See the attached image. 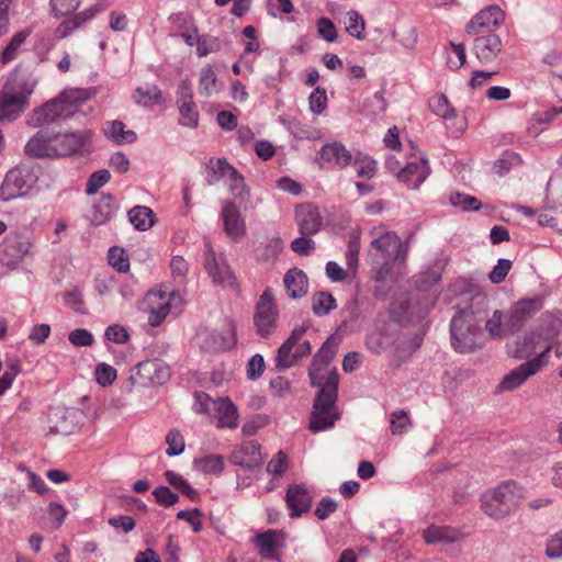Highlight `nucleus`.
I'll return each instance as SVG.
<instances>
[{"label": "nucleus", "mask_w": 562, "mask_h": 562, "mask_svg": "<svg viewBox=\"0 0 562 562\" xmlns=\"http://www.w3.org/2000/svg\"><path fill=\"white\" fill-rule=\"evenodd\" d=\"M336 351V342L328 339L314 356L308 368L312 385L319 387L308 424V429L313 432L331 428L338 419V415L334 412L339 383L338 373L336 370H331L326 374L323 373V370L334 359Z\"/></svg>", "instance_id": "1"}, {"label": "nucleus", "mask_w": 562, "mask_h": 562, "mask_svg": "<svg viewBox=\"0 0 562 562\" xmlns=\"http://www.w3.org/2000/svg\"><path fill=\"white\" fill-rule=\"evenodd\" d=\"M526 488L513 480L499 483L481 497V508L488 517L503 519L525 498Z\"/></svg>", "instance_id": "2"}, {"label": "nucleus", "mask_w": 562, "mask_h": 562, "mask_svg": "<svg viewBox=\"0 0 562 562\" xmlns=\"http://www.w3.org/2000/svg\"><path fill=\"white\" fill-rule=\"evenodd\" d=\"M89 98L90 94L86 90H65L57 98L48 101L44 106L35 110L30 115L27 123L36 127L54 122L60 117L71 116L76 113L78 106Z\"/></svg>", "instance_id": "3"}, {"label": "nucleus", "mask_w": 562, "mask_h": 562, "mask_svg": "<svg viewBox=\"0 0 562 562\" xmlns=\"http://www.w3.org/2000/svg\"><path fill=\"white\" fill-rule=\"evenodd\" d=\"M169 378L170 368L162 360H145L131 370V374L124 381L122 390L126 394L140 392L146 387L162 385Z\"/></svg>", "instance_id": "4"}, {"label": "nucleus", "mask_w": 562, "mask_h": 562, "mask_svg": "<svg viewBox=\"0 0 562 562\" xmlns=\"http://www.w3.org/2000/svg\"><path fill=\"white\" fill-rule=\"evenodd\" d=\"M451 342L459 352H471L479 346L480 326L472 311H460L451 319Z\"/></svg>", "instance_id": "5"}, {"label": "nucleus", "mask_w": 562, "mask_h": 562, "mask_svg": "<svg viewBox=\"0 0 562 562\" xmlns=\"http://www.w3.org/2000/svg\"><path fill=\"white\" fill-rule=\"evenodd\" d=\"M375 237L371 241V248L374 250L373 258L375 263L382 265V271L389 272L392 266L397 261H403L406 256V249L403 247L401 238L393 232L374 233Z\"/></svg>", "instance_id": "6"}, {"label": "nucleus", "mask_w": 562, "mask_h": 562, "mask_svg": "<svg viewBox=\"0 0 562 562\" xmlns=\"http://www.w3.org/2000/svg\"><path fill=\"white\" fill-rule=\"evenodd\" d=\"M310 328L308 323L295 326L290 337L280 346L276 357V366L280 369L291 368L302 358L311 353L312 347L308 340H304L303 336Z\"/></svg>", "instance_id": "7"}, {"label": "nucleus", "mask_w": 562, "mask_h": 562, "mask_svg": "<svg viewBox=\"0 0 562 562\" xmlns=\"http://www.w3.org/2000/svg\"><path fill=\"white\" fill-rule=\"evenodd\" d=\"M254 326L261 338H268L274 333L279 322V308L270 288L259 296L254 312Z\"/></svg>", "instance_id": "8"}, {"label": "nucleus", "mask_w": 562, "mask_h": 562, "mask_svg": "<svg viewBox=\"0 0 562 562\" xmlns=\"http://www.w3.org/2000/svg\"><path fill=\"white\" fill-rule=\"evenodd\" d=\"M37 181L35 173L26 167L9 170L0 186V200L10 202L26 196Z\"/></svg>", "instance_id": "9"}, {"label": "nucleus", "mask_w": 562, "mask_h": 562, "mask_svg": "<svg viewBox=\"0 0 562 562\" xmlns=\"http://www.w3.org/2000/svg\"><path fill=\"white\" fill-rule=\"evenodd\" d=\"M550 351L551 345L543 348V350L532 359L510 370L501 381L498 389L501 391L509 392L521 386L529 378L536 375L544 366L548 364Z\"/></svg>", "instance_id": "10"}, {"label": "nucleus", "mask_w": 562, "mask_h": 562, "mask_svg": "<svg viewBox=\"0 0 562 562\" xmlns=\"http://www.w3.org/2000/svg\"><path fill=\"white\" fill-rule=\"evenodd\" d=\"M32 241L30 237L11 233L0 245V263L9 270L15 269L26 257H31Z\"/></svg>", "instance_id": "11"}, {"label": "nucleus", "mask_w": 562, "mask_h": 562, "mask_svg": "<svg viewBox=\"0 0 562 562\" xmlns=\"http://www.w3.org/2000/svg\"><path fill=\"white\" fill-rule=\"evenodd\" d=\"M543 306L540 296L520 300L515 303L504 318V330L506 334L518 333L526 323Z\"/></svg>", "instance_id": "12"}, {"label": "nucleus", "mask_w": 562, "mask_h": 562, "mask_svg": "<svg viewBox=\"0 0 562 562\" xmlns=\"http://www.w3.org/2000/svg\"><path fill=\"white\" fill-rule=\"evenodd\" d=\"M221 218L225 234L233 240L239 241L246 235V223L234 201H223Z\"/></svg>", "instance_id": "13"}, {"label": "nucleus", "mask_w": 562, "mask_h": 562, "mask_svg": "<svg viewBox=\"0 0 562 562\" xmlns=\"http://www.w3.org/2000/svg\"><path fill=\"white\" fill-rule=\"evenodd\" d=\"M504 21V13L498 5H488L475 14L467 24L465 31L470 35L491 32Z\"/></svg>", "instance_id": "14"}, {"label": "nucleus", "mask_w": 562, "mask_h": 562, "mask_svg": "<svg viewBox=\"0 0 562 562\" xmlns=\"http://www.w3.org/2000/svg\"><path fill=\"white\" fill-rule=\"evenodd\" d=\"M55 140L56 132L50 127H43L27 142L25 153L37 158L56 157Z\"/></svg>", "instance_id": "15"}, {"label": "nucleus", "mask_w": 562, "mask_h": 562, "mask_svg": "<svg viewBox=\"0 0 562 562\" xmlns=\"http://www.w3.org/2000/svg\"><path fill=\"white\" fill-rule=\"evenodd\" d=\"M313 503L312 491L304 484L290 485L285 494V504L290 509V517L296 518L310 512Z\"/></svg>", "instance_id": "16"}, {"label": "nucleus", "mask_w": 562, "mask_h": 562, "mask_svg": "<svg viewBox=\"0 0 562 562\" xmlns=\"http://www.w3.org/2000/svg\"><path fill=\"white\" fill-rule=\"evenodd\" d=\"M294 220L301 235H314L321 231L323 224L317 206L312 203L297 205Z\"/></svg>", "instance_id": "17"}, {"label": "nucleus", "mask_w": 562, "mask_h": 562, "mask_svg": "<svg viewBox=\"0 0 562 562\" xmlns=\"http://www.w3.org/2000/svg\"><path fill=\"white\" fill-rule=\"evenodd\" d=\"M49 434L54 436H69L79 428L76 420V413L66 408L57 407L48 415Z\"/></svg>", "instance_id": "18"}, {"label": "nucleus", "mask_w": 562, "mask_h": 562, "mask_svg": "<svg viewBox=\"0 0 562 562\" xmlns=\"http://www.w3.org/2000/svg\"><path fill=\"white\" fill-rule=\"evenodd\" d=\"M180 301V296L175 292H151L148 295V304L150 307L149 324L159 326L170 312L171 302Z\"/></svg>", "instance_id": "19"}, {"label": "nucleus", "mask_w": 562, "mask_h": 562, "mask_svg": "<svg viewBox=\"0 0 562 562\" xmlns=\"http://www.w3.org/2000/svg\"><path fill=\"white\" fill-rule=\"evenodd\" d=\"M538 334V339H542L546 344L544 348L551 345L562 333V313L561 312H546L541 315L539 325L535 328Z\"/></svg>", "instance_id": "20"}, {"label": "nucleus", "mask_w": 562, "mask_h": 562, "mask_svg": "<svg viewBox=\"0 0 562 562\" xmlns=\"http://www.w3.org/2000/svg\"><path fill=\"white\" fill-rule=\"evenodd\" d=\"M429 167L427 160L423 157H414L413 160L397 173L400 181L406 183L412 189H417L428 177Z\"/></svg>", "instance_id": "21"}, {"label": "nucleus", "mask_w": 562, "mask_h": 562, "mask_svg": "<svg viewBox=\"0 0 562 562\" xmlns=\"http://www.w3.org/2000/svg\"><path fill=\"white\" fill-rule=\"evenodd\" d=\"M501 37L495 33L477 36L473 43V52L481 63L493 61L502 52Z\"/></svg>", "instance_id": "22"}, {"label": "nucleus", "mask_w": 562, "mask_h": 562, "mask_svg": "<svg viewBox=\"0 0 562 562\" xmlns=\"http://www.w3.org/2000/svg\"><path fill=\"white\" fill-rule=\"evenodd\" d=\"M91 136L89 130L60 134L56 132V157L69 156L77 153Z\"/></svg>", "instance_id": "23"}, {"label": "nucleus", "mask_w": 562, "mask_h": 562, "mask_svg": "<svg viewBox=\"0 0 562 562\" xmlns=\"http://www.w3.org/2000/svg\"><path fill=\"white\" fill-rule=\"evenodd\" d=\"M229 461L248 469L258 467L261 463L260 446L255 441H246L233 450Z\"/></svg>", "instance_id": "24"}, {"label": "nucleus", "mask_w": 562, "mask_h": 562, "mask_svg": "<svg viewBox=\"0 0 562 562\" xmlns=\"http://www.w3.org/2000/svg\"><path fill=\"white\" fill-rule=\"evenodd\" d=\"M30 102L23 97H16L3 89L0 92V121H13L29 106Z\"/></svg>", "instance_id": "25"}, {"label": "nucleus", "mask_w": 562, "mask_h": 562, "mask_svg": "<svg viewBox=\"0 0 562 562\" xmlns=\"http://www.w3.org/2000/svg\"><path fill=\"white\" fill-rule=\"evenodd\" d=\"M319 158L322 166L327 164L329 167L345 168L350 164L352 156L342 144L334 142L322 147Z\"/></svg>", "instance_id": "26"}, {"label": "nucleus", "mask_w": 562, "mask_h": 562, "mask_svg": "<svg viewBox=\"0 0 562 562\" xmlns=\"http://www.w3.org/2000/svg\"><path fill=\"white\" fill-rule=\"evenodd\" d=\"M546 344L542 339H538V334L535 329L530 330L522 338L515 341L513 347H509L508 353L510 357L518 360H530L539 347Z\"/></svg>", "instance_id": "27"}, {"label": "nucleus", "mask_w": 562, "mask_h": 562, "mask_svg": "<svg viewBox=\"0 0 562 562\" xmlns=\"http://www.w3.org/2000/svg\"><path fill=\"white\" fill-rule=\"evenodd\" d=\"M101 11L100 5L91 7L82 12L76 13L65 19L55 31V35L59 38H65L72 34L76 30L83 26L89 22L98 12Z\"/></svg>", "instance_id": "28"}, {"label": "nucleus", "mask_w": 562, "mask_h": 562, "mask_svg": "<svg viewBox=\"0 0 562 562\" xmlns=\"http://www.w3.org/2000/svg\"><path fill=\"white\" fill-rule=\"evenodd\" d=\"M282 540V532L278 530H267L259 533L254 542L261 558L273 560L278 555V548Z\"/></svg>", "instance_id": "29"}, {"label": "nucleus", "mask_w": 562, "mask_h": 562, "mask_svg": "<svg viewBox=\"0 0 562 562\" xmlns=\"http://www.w3.org/2000/svg\"><path fill=\"white\" fill-rule=\"evenodd\" d=\"M204 268L215 283H223L229 277L228 268L217 260L209 239L204 240Z\"/></svg>", "instance_id": "30"}, {"label": "nucleus", "mask_w": 562, "mask_h": 562, "mask_svg": "<svg viewBox=\"0 0 562 562\" xmlns=\"http://www.w3.org/2000/svg\"><path fill=\"white\" fill-rule=\"evenodd\" d=\"M36 80L29 75L14 71L9 77L4 90L14 93L16 97H23L29 101V97L33 93Z\"/></svg>", "instance_id": "31"}, {"label": "nucleus", "mask_w": 562, "mask_h": 562, "mask_svg": "<svg viewBox=\"0 0 562 562\" xmlns=\"http://www.w3.org/2000/svg\"><path fill=\"white\" fill-rule=\"evenodd\" d=\"M284 286L286 289V293L291 299H301L307 293V277L306 274L297 269H290L284 274Z\"/></svg>", "instance_id": "32"}, {"label": "nucleus", "mask_w": 562, "mask_h": 562, "mask_svg": "<svg viewBox=\"0 0 562 562\" xmlns=\"http://www.w3.org/2000/svg\"><path fill=\"white\" fill-rule=\"evenodd\" d=\"M236 344V329L233 322H228L222 333L214 331L210 339L204 342V347L209 350L231 349Z\"/></svg>", "instance_id": "33"}, {"label": "nucleus", "mask_w": 562, "mask_h": 562, "mask_svg": "<svg viewBox=\"0 0 562 562\" xmlns=\"http://www.w3.org/2000/svg\"><path fill=\"white\" fill-rule=\"evenodd\" d=\"M214 412L218 417V427L236 428L238 420L237 408L234 403L226 398L215 400Z\"/></svg>", "instance_id": "34"}, {"label": "nucleus", "mask_w": 562, "mask_h": 562, "mask_svg": "<svg viewBox=\"0 0 562 562\" xmlns=\"http://www.w3.org/2000/svg\"><path fill=\"white\" fill-rule=\"evenodd\" d=\"M114 209V198L111 194L102 195L93 205L91 222L94 225H102L106 223L112 217Z\"/></svg>", "instance_id": "35"}, {"label": "nucleus", "mask_w": 562, "mask_h": 562, "mask_svg": "<svg viewBox=\"0 0 562 562\" xmlns=\"http://www.w3.org/2000/svg\"><path fill=\"white\" fill-rule=\"evenodd\" d=\"M128 220L138 231H147L155 224V215L151 209L136 205L128 211Z\"/></svg>", "instance_id": "36"}, {"label": "nucleus", "mask_w": 562, "mask_h": 562, "mask_svg": "<svg viewBox=\"0 0 562 562\" xmlns=\"http://www.w3.org/2000/svg\"><path fill=\"white\" fill-rule=\"evenodd\" d=\"M229 181V191L238 201L240 205H244V209H247V204L250 201V191L245 183L244 177L236 170L235 175H232L228 178Z\"/></svg>", "instance_id": "37"}, {"label": "nucleus", "mask_w": 562, "mask_h": 562, "mask_svg": "<svg viewBox=\"0 0 562 562\" xmlns=\"http://www.w3.org/2000/svg\"><path fill=\"white\" fill-rule=\"evenodd\" d=\"M348 34L359 41L366 38V21L356 10H349L344 21Z\"/></svg>", "instance_id": "38"}, {"label": "nucleus", "mask_w": 562, "mask_h": 562, "mask_svg": "<svg viewBox=\"0 0 562 562\" xmlns=\"http://www.w3.org/2000/svg\"><path fill=\"white\" fill-rule=\"evenodd\" d=\"M31 29H25L13 35L9 44L2 50L0 57V61L2 64H8L15 59L18 50L23 45L25 40L31 35Z\"/></svg>", "instance_id": "39"}, {"label": "nucleus", "mask_w": 562, "mask_h": 562, "mask_svg": "<svg viewBox=\"0 0 562 562\" xmlns=\"http://www.w3.org/2000/svg\"><path fill=\"white\" fill-rule=\"evenodd\" d=\"M133 99L137 104L151 106L160 103L161 91L157 86L138 87L133 93Z\"/></svg>", "instance_id": "40"}, {"label": "nucleus", "mask_w": 562, "mask_h": 562, "mask_svg": "<svg viewBox=\"0 0 562 562\" xmlns=\"http://www.w3.org/2000/svg\"><path fill=\"white\" fill-rule=\"evenodd\" d=\"M124 127L125 125L121 121L109 122L105 133L117 144L133 143L136 139L135 132L125 131Z\"/></svg>", "instance_id": "41"}, {"label": "nucleus", "mask_w": 562, "mask_h": 562, "mask_svg": "<svg viewBox=\"0 0 562 562\" xmlns=\"http://www.w3.org/2000/svg\"><path fill=\"white\" fill-rule=\"evenodd\" d=\"M334 308H336V301L330 293L322 291L312 296V310L315 315H327Z\"/></svg>", "instance_id": "42"}, {"label": "nucleus", "mask_w": 562, "mask_h": 562, "mask_svg": "<svg viewBox=\"0 0 562 562\" xmlns=\"http://www.w3.org/2000/svg\"><path fill=\"white\" fill-rule=\"evenodd\" d=\"M180 111V123L184 126L195 128L199 124V112L193 101H178Z\"/></svg>", "instance_id": "43"}, {"label": "nucleus", "mask_w": 562, "mask_h": 562, "mask_svg": "<svg viewBox=\"0 0 562 562\" xmlns=\"http://www.w3.org/2000/svg\"><path fill=\"white\" fill-rule=\"evenodd\" d=\"M393 37H397L400 44L406 49L415 48L418 41L417 29L413 25H404L397 31H393Z\"/></svg>", "instance_id": "44"}, {"label": "nucleus", "mask_w": 562, "mask_h": 562, "mask_svg": "<svg viewBox=\"0 0 562 562\" xmlns=\"http://www.w3.org/2000/svg\"><path fill=\"white\" fill-rule=\"evenodd\" d=\"M429 108L432 113L447 120L454 115V110L450 106V103L446 95L438 94L429 100Z\"/></svg>", "instance_id": "45"}, {"label": "nucleus", "mask_w": 562, "mask_h": 562, "mask_svg": "<svg viewBox=\"0 0 562 562\" xmlns=\"http://www.w3.org/2000/svg\"><path fill=\"white\" fill-rule=\"evenodd\" d=\"M236 169L231 166L225 159H217L214 166L210 167V175L207 177V183L213 184L221 178L226 177L227 179L235 175Z\"/></svg>", "instance_id": "46"}, {"label": "nucleus", "mask_w": 562, "mask_h": 562, "mask_svg": "<svg viewBox=\"0 0 562 562\" xmlns=\"http://www.w3.org/2000/svg\"><path fill=\"white\" fill-rule=\"evenodd\" d=\"M450 203L462 211H477L481 209V202L475 196L460 192L450 195Z\"/></svg>", "instance_id": "47"}, {"label": "nucleus", "mask_w": 562, "mask_h": 562, "mask_svg": "<svg viewBox=\"0 0 562 562\" xmlns=\"http://www.w3.org/2000/svg\"><path fill=\"white\" fill-rule=\"evenodd\" d=\"M204 473L220 474L224 469V459L218 454H211L196 461Z\"/></svg>", "instance_id": "48"}, {"label": "nucleus", "mask_w": 562, "mask_h": 562, "mask_svg": "<svg viewBox=\"0 0 562 562\" xmlns=\"http://www.w3.org/2000/svg\"><path fill=\"white\" fill-rule=\"evenodd\" d=\"M467 60L465 47L463 44H450V53L448 54L447 64L450 69H460Z\"/></svg>", "instance_id": "49"}, {"label": "nucleus", "mask_w": 562, "mask_h": 562, "mask_svg": "<svg viewBox=\"0 0 562 562\" xmlns=\"http://www.w3.org/2000/svg\"><path fill=\"white\" fill-rule=\"evenodd\" d=\"M390 425L393 435H403L411 425L408 414L403 409L393 412L391 414Z\"/></svg>", "instance_id": "50"}, {"label": "nucleus", "mask_w": 562, "mask_h": 562, "mask_svg": "<svg viewBox=\"0 0 562 562\" xmlns=\"http://www.w3.org/2000/svg\"><path fill=\"white\" fill-rule=\"evenodd\" d=\"M423 537L427 543L453 541V537L449 536V529L446 527L430 526L424 531Z\"/></svg>", "instance_id": "51"}, {"label": "nucleus", "mask_w": 562, "mask_h": 562, "mask_svg": "<svg viewBox=\"0 0 562 562\" xmlns=\"http://www.w3.org/2000/svg\"><path fill=\"white\" fill-rule=\"evenodd\" d=\"M110 178L111 175L105 169L93 172L87 181L86 193L89 195L97 193L101 187L109 182Z\"/></svg>", "instance_id": "52"}, {"label": "nucleus", "mask_w": 562, "mask_h": 562, "mask_svg": "<svg viewBox=\"0 0 562 562\" xmlns=\"http://www.w3.org/2000/svg\"><path fill=\"white\" fill-rule=\"evenodd\" d=\"M52 10L56 18L71 15L79 7V0H50Z\"/></svg>", "instance_id": "53"}, {"label": "nucleus", "mask_w": 562, "mask_h": 562, "mask_svg": "<svg viewBox=\"0 0 562 562\" xmlns=\"http://www.w3.org/2000/svg\"><path fill=\"white\" fill-rule=\"evenodd\" d=\"M166 442L168 445L167 454L168 456H178L184 450V440L182 435L177 429H171L166 437Z\"/></svg>", "instance_id": "54"}, {"label": "nucleus", "mask_w": 562, "mask_h": 562, "mask_svg": "<svg viewBox=\"0 0 562 562\" xmlns=\"http://www.w3.org/2000/svg\"><path fill=\"white\" fill-rule=\"evenodd\" d=\"M20 372L19 360H12L7 364V371L0 378V395H2L8 389L11 387L15 376Z\"/></svg>", "instance_id": "55"}, {"label": "nucleus", "mask_w": 562, "mask_h": 562, "mask_svg": "<svg viewBox=\"0 0 562 562\" xmlns=\"http://www.w3.org/2000/svg\"><path fill=\"white\" fill-rule=\"evenodd\" d=\"M109 263L119 272H126L130 268L124 250L119 247H113L109 250Z\"/></svg>", "instance_id": "56"}, {"label": "nucleus", "mask_w": 562, "mask_h": 562, "mask_svg": "<svg viewBox=\"0 0 562 562\" xmlns=\"http://www.w3.org/2000/svg\"><path fill=\"white\" fill-rule=\"evenodd\" d=\"M116 379V370L106 363H99L95 368V380L102 386H108Z\"/></svg>", "instance_id": "57"}, {"label": "nucleus", "mask_w": 562, "mask_h": 562, "mask_svg": "<svg viewBox=\"0 0 562 562\" xmlns=\"http://www.w3.org/2000/svg\"><path fill=\"white\" fill-rule=\"evenodd\" d=\"M153 495L155 501L165 507H169L178 503L179 496L171 492V490L167 486H158L153 491Z\"/></svg>", "instance_id": "58"}, {"label": "nucleus", "mask_w": 562, "mask_h": 562, "mask_svg": "<svg viewBox=\"0 0 562 562\" xmlns=\"http://www.w3.org/2000/svg\"><path fill=\"white\" fill-rule=\"evenodd\" d=\"M319 36L326 42H334L337 38V30L333 21L328 18H321L316 23Z\"/></svg>", "instance_id": "59"}, {"label": "nucleus", "mask_w": 562, "mask_h": 562, "mask_svg": "<svg viewBox=\"0 0 562 562\" xmlns=\"http://www.w3.org/2000/svg\"><path fill=\"white\" fill-rule=\"evenodd\" d=\"M220 46V41L216 37L202 35L196 40V49L201 57L206 56L210 53L217 52Z\"/></svg>", "instance_id": "60"}, {"label": "nucleus", "mask_w": 562, "mask_h": 562, "mask_svg": "<svg viewBox=\"0 0 562 562\" xmlns=\"http://www.w3.org/2000/svg\"><path fill=\"white\" fill-rule=\"evenodd\" d=\"M310 109L315 114H321L327 108L326 91L317 87L310 95Z\"/></svg>", "instance_id": "61"}, {"label": "nucleus", "mask_w": 562, "mask_h": 562, "mask_svg": "<svg viewBox=\"0 0 562 562\" xmlns=\"http://www.w3.org/2000/svg\"><path fill=\"white\" fill-rule=\"evenodd\" d=\"M288 469V457L279 451L268 463L267 472L272 475H282Z\"/></svg>", "instance_id": "62"}, {"label": "nucleus", "mask_w": 562, "mask_h": 562, "mask_svg": "<svg viewBox=\"0 0 562 562\" xmlns=\"http://www.w3.org/2000/svg\"><path fill=\"white\" fill-rule=\"evenodd\" d=\"M355 167L358 177L371 179L375 175V161L368 157L356 158Z\"/></svg>", "instance_id": "63"}, {"label": "nucleus", "mask_w": 562, "mask_h": 562, "mask_svg": "<svg viewBox=\"0 0 562 562\" xmlns=\"http://www.w3.org/2000/svg\"><path fill=\"white\" fill-rule=\"evenodd\" d=\"M485 328L492 337H502L503 335H507L504 330V321L501 311H495L493 313V316L486 322Z\"/></svg>", "instance_id": "64"}]
</instances>
